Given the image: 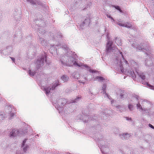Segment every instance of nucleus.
<instances>
[{"instance_id":"f257e3e1","label":"nucleus","mask_w":154,"mask_h":154,"mask_svg":"<svg viewBox=\"0 0 154 154\" xmlns=\"http://www.w3.org/2000/svg\"><path fill=\"white\" fill-rule=\"evenodd\" d=\"M62 48L67 51V52L63 55L60 59V62L62 65L69 66H71L73 65H76L79 67L82 66L83 64H79L75 61V58L72 57L73 54V52L70 50L67 45H63Z\"/></svg>"},{"instance_id":"f03ea898","label":"nucleus","mask_w":154,"mask_h":154,"mask_svg":"<svg viewBox=\"0 0 154 154\" xmlns=\"http://www.w3.org/2000/svg\"><path fill=\"white\" fill-rule=\"evenodd\" d=\"M119 53L122 59H120L118 57H116L114 61V68L116 71L123 73L124 71V68L128 67L129 65L128 61L124 59L122 52L119 51Z\"/></svg>"},{"instance_id":"7ed1b4c3","label":"nucleus","mask_w":154,"mask_h":154,"mask_svg":"<svg viewBox=\"0 0 154 154\" xmlns=\"http://www.w3.org/2000/svg\"><path fill=\"white\" fill-rule=\"evenodd\" d=\"M106 36L107 38L106 50V53L107 54H109L112 53H114L117 50V48H116V46H113V42L109 40L108 35L107 34Z\"/></svg>"},{"instance_id":"20e7f679","label":"nucleus","mask_w":154,"mask_h":154,"mask_svg":"<svg viewBox=\"0 0 154 154\" xmlns=\"http://www.w3.org/2000/svg\"><path fill=\"white\" fill-rule=\"evenodd\" d=\"M47 54L44 53L40 57H39L37 59L35 62L36 69H38L41 66H43L44 65V60L45 62H47Z\"/></svg>"},{"instance_id":"39448f33","label":"nucleus","mask_w":154,"mask_h":154,"mask_svg":"<svg viewBox=\"0 0 154 154\" xmlns=\"http://www.w3.org/2000/svg\"><path fill=\"white\" fill-rule=\"evenodd\" d=\"M128 75H129L134 80H135L136 78V73L139 77H140L142 80H144L145 79V76L144 74L143 73L138 72L137 69L136 70L135 72L133 70H129L128 71Z\"/></svg>"},{"instance_id":"423d86ee","label":"nucleus","mask_w":154,"mask_h":154,"mask_svg":"<svg viewBox=\"0 0 154 154\" xmlns=\"http://www.w3.org/2000/svg\"><path fill=\"white\" fill-rule=\"evenodd\" d=\"M37 19L34 22L36 23V24L39 26L41 27H43L46 24L45 22L44 19H42L43 17L42 16L40 13L36 14Z\"/></svg>"},{"instance_id":"0eeeda50","label":"nucleus","mask_w":154,"mask_h":154,"mask_svg":"<svg viewBox=\"0 0 154 154\" xmlns=\"http://www.w3.org/2000/svg\"><path fill=\"white\" fill-rule=\"evenodd\" d=\"M29 2L32 5H33V7L37 8L38 5V7H43L44 4L40 2L39 0H23Z\"/></svg>"},{"instance_id":"6e6552de","label":"nucleus","mask_w":154,"mask_h":154,"mask_svg":"<svg viewBox=\"0 0 154 154\" xmlns=\"http://www.w3.org/2000/svg\"><path fill=\"white\" fill-rule=\"evenodd\" d=\"M140 47L138 49L139 50H142L143 52H146L147 54L149 53L150 48H148V45L146 44L141 43L140 44Z\"/></svg>"},{"instance_id":"1a4fd4ad","label":"nucleus","mask_w":154,"mask_h":154,"mask_svg":"<svg viewBox=\"0 0 154 154\" xmlns=\"http://www.w3.org/2000/svg\"><path fill=\"white\" fill-rule=\"evenodd\" d=\"M13 50V48L11 46L7 47L5 49L2 51V56L6 55L9 54Z\"/></svg>"},{"instance_id":"9d476101","label":"nucleus","mask_w":154,"mask_h":154,"mask_svg":"<svg viewBox=\"0 0 154 154\" xmlns=\"http://www.w3.org/2000/svg\"><path fill=\"white\" fill-rule=\"evenodd\" d=\"M19 131H18L13 129L10 130V133L9 134V136L11 137H13L17 136H19Z\"/></svg>"},{"instance_id":"9b49d317","label":"nucleus","mask_w":154,"mask_h":154,"mask_svg":"<svg viewBox=\"0 0 154 154\" xmlns=\"http://www.w3.org/2000/svg\"><path fill=\"white\" fill-rule=\"evenodd\" d=\"M90 20L89 17H86L85 20L80 24V28L82 29L85 26H87L89 23Z\"/></svg>"},{"instance_id":"f8f14e48","label":"nucleus","mask_w":154,"mask_h":154,"mask_svg":"<svg viewBox=\"0 0 154 154\" xmlns=\"http://www.w3.org/2000/svg\"><path fill=\"white\" fill-rule=\"evenodd\" d=\"M5 112L8 114H10V119H12L13 117L14 116V113H11L12 110V108L10 106H6L5 107Z\"/></svg>"},{"instance_id":"ddd939ff","label":"nucleus","mask_w":154,"mask_h":154,"mask_svg":"<svg viewBox=\"0 0 154 154\" xmlns=\"http://www.w3.org/2000/svg\"><path fill=\"white\" fill-rule=\"evenodd\" d=\"M101 139V138L100 139L99 138H98V146L99 147L100 146L102 148H103L107 147V146L105 144V142Z\"/></svg>"},{"instance_id":"4468645a","label":"nucleus","mask_w":154,"mask_h":154,"mask_svg":"<svg viewBox=\"0 0 154 154\" xmlns=\"http://www.w3.org/2000/svg\"><path fill=\"white\" fill-rule=\"evenodd\" d=\"M131 135L128 133H123L120 135V136L123 140H125L129 139Z\"/></svg>"},{"instance_id":"2eb2a0df","label":"nucleus","mask_w":154,"mask_h":154,"mask_svg":"<svg viewBox=\"0 0 154 154\" xmlns=\"http://www.w3.org/2000/svg\"><path fill=\"white\" fill-rule=\"evenodd\" d=\"M66 103V102L64 99H60L57 102V104L60 107L64 106Z\"/></svg>"},{"instance_id":"dca6fc26","label":"nucleus","mask_w":154,"mask_h":154,"mask_svg":"<svg viewBox=\"0 0 154 154\" xmlns=\"http://www.w3.org/2000/svg\"><path fill=\"white\" fill-rule=\"evenodd\" d=\"M95 119H96V117L95 116H93L92 117V118H90L89 116L88 115L86 116H85V118H84L83 120L84 122H86L90 120H93Z\"/></svg>"},{"instance_id":"f3484780","label":"nucleus","mask_w":154,"mask_h":154,"mask_svg":"<svg viewBox=\"0 0 154 154\" xmlns=\"http://www.w3.org/2000/svg\"><path fill=\"white\" fill-rule=\"evenodd\" d=\"M145 65L149 67H151L153 65V62L152 60L151 59L146 60Z\"/></svg>"},{"instance_id":"a211bd4d","label":"nucleus","mask_w":154,"mask_h":154,"mask_svg":"<svg viewBox=\"0 0 154 154\" xmlns=\"http://www.w3.org/2000/svg\"><path fill=\"white\" fill-rule=\"evenodd\" d=\"M130 66L131 68H134L135 70L137 69L136 68L137 67V63L134 60H131L130 62Z\"/></svg>"},{"instance_id":"6ab92c4d","label":"nucleus","mask_w":154,"mask_h":154,"mask_svg":"<svg viewBox=\"0 0 154 154\" xmlns=\"http://www.w3.org/2000/svg\"><path fill=\"white\" fill-rule=\"evenodd\" d=\"M115 107L116 109H119V110L120 112H122L125 110V107L123 105L116 106Z\"/></svg>"},{"instance_id":"aec40b11","label":"nucleus","mask_w":154,"mask_h":154,"mask_svg":"<svg viewBox=\"0 0 154 154\" xmlns=\"http://www.w3.org/2000/svg\"><path fill=\"white\" fill-rule=\"evenodd\" d=\"M115 43L119 45H121L122 44L121 39L120 38L116 37L115 38Z\"/></svg>"},{"instance_id":"412c9836","label":"nucleus","mask_w":154,"mask_h":154,"mask_svg":"<svg viewBox=\"0 0 154 154\" xmlns=\"http://www.w3.org/2000/svg\"><path fill=\"white\" fill-rule=\"evenodd\" d=\"M39 41L43 46H47V43L45 41L43 38H39Z\"/></svg>"},{"instance_id":"4be33fe9","label":"nucleus","mask_w":154,"mask_h":154,"mask_svg":"<svg viewBox=\"0 0 154 154\" xmlns=\"http://www.w3.org/2000/svg\"><path fill=\"white\" fill-rule=\"evenodd\" d=\"M52 89V87H46L45 88H44V90L45 91V93L47 95L50 92L51 90Z\"/></svg>"},{"instance_id":"5701e85b","label":"nucleus","mask_w":154,"mask_h":154,"mask_svg":"<svg viewBox=\"0 0 154 154\" xmlns=\"http://www.w3.org/2000/svg\"><path fill=\"white\" fill-rule=\"evenodd\" d=\"M61 79L65 82L68 81L69 80V78L67 75H64L61 77Z\"/></svg>"},{"instance_id":"b1692460","label":"nucleus","mask_w":154,"mask_h":154,"mask_svg":"<svg viewBox=\"0 0 154 154\" xmlns=\"http://www.w3.org/2000/svg\"><path fill=\"white\" fill-rule=\"evenodd\" d=\"M151 136L149 134L145 135L144 138V140L148 143L149 140L151 138Z\"/></svg>"},{"instance_id":"393cba45","label":"nucleus","mask_w":154,"mask_h":154,"mask_svg":"<svg viewBox=\"0 0 154 154\" xmlns=\"http://www.w3.org/2000/svg\"><path fill=\"white\" fill-rule=\"evenodd\" d=\"M36 72L34 70H29V74L31 76H33L36 75Z\"/></svg>"},{"instance_id":"a878e982","label":"nucleus","mask_w":154,"mask_h":154,"mask_svg":"<svg viewBox=\"0 0 154 154\" xmlns=\"http://www.w3.org/2000/svg\"><path fill=\"white\" fill-rule=\"evenodd\" d=\"M107 87V85L106 84H104L102 87V90L103 91V94H106V91H105Z\"/></svg>"},{"instance_id":"bb28decb","label":"nucleus","mask_w":154,"mask_h":154,"mask_svg":"<svg viewBox=\"0 0 154 154\" xmlns=\"http://www.w3.org/2000/svg\"><path fill=\"white\" fill-rule=\"evenodd\" d=\"M112 7L113 8H115L116 9L119 10L121 13H123L122 11L121 10L119 6L112 5Z\"/></svg>"},{"instance_id":"cd10ccee","label":"nucleus","mask_w":154,"mask_h":154,"mask_svg":"<svg viewBox=\"0 0 154 154\" xmlns=\"http://www.w3.org/2000/svg\"><path fill=\"white\" fill-rule=\"evenodd\" d=\"M38 32L42 34H44L45 32V30L42 27H41L38 29Z\"/></svg>"},{"instance_id":"c85d7f7f","label":"nucleus","mask_w":154,"mask_h":154,"mask_svg":"<svg viewBox=\"0 0 154 154\" xmlns=\"http://www.w3.org/2000/svg\"><path fill=\"white\" fill-rule=\"evenodd\" d=\"M137 109H139V111H143V108L140 105L139 103H138L137 104Z\"/></svg>"},{"instance_id":"c756f323","label":"nucleus","mask_w":154,"mask_h":154,"mask_svg":"<svg viewBox=\"0 0 154 154\" xmlns=\"http://www.w3.org/2000/svg\"><path fill=\"white\" fill-rule=\"evenodd\" d=\"M132 26L131 24L128 22L126 23H124V26L123 27H125L127 28H130Z\"/></svg>"},{"instance_id":"7c9ffc66","label":"nucleus","mask_w":154,"mask_h":154,"mask_svg":"<svg viewBox=\"0 0 154 154\" xmlns=\"http://www.w3.org/2000/svg\"><path fill=\"white\" fill-rule=\"evenodd\" d=\"M59 82H57L54 83V84L52 86V90H54L55 88L59 85Z\"/></svg>"},{"instance_id":"2f4dec72","label":"nucleus","mask_w":154,"mask_h":154,"mask_svg":"<svg viewBox=\"0 0 154 154\" xmlns=\"http://www.w3.org/2000/svg\"><path fill=\"white\" fill-rule=\"evenodd\" d=\"M132 46L133 48H135L136 49H138L140 47V46L139 45L136 44L134 43L132 44Z\"/></svg>"},{"instance_id":"473e14b6","label":"nucleus","mask_w":154,"mask_h":154,"mask_svg":"<svg viewBox=\"0 0 154 154\" xmlns=\"http://www.w3.org/2000/svg\"><path fill=\"white\" fill-rule=\"evenodd\" d=\"M62 34L60 32H58L57 33V37L58 40H59V39H60V38H62Z\"/></svg>"},{"instance_id":"72a5a7b5","label":"nucleus","mask_w":154,"mask_h":154,"mask_svg":"<svg viewBox=\"0 0 154 154\" xmlns=\"http://www.w3.org/2000/svg\"><path fill=\"white\" fill-rule=\"evenodd\" d=\"M96 79L98 80L99 81L103 82V81L104 80V79L101 76H97L96 77Z\"/></svg>"},{"instance_id":"f704fd0d","label":"nucleus","mask_w":154,"mask_h":154,"mask_svg":"<svg viewBox=\"0 0 154 154\" xmlns=\"http://www.w3.org/2000/svg\"><path fill=\"white\" fill-rule=\"evenodd\" d=\"M81 100V97H78L72 101V103H77Z\"/></svg>"},{"instance_id":"c9c22d12","label":"nucleus","mask_w":154,"mask_h":154,"mask_svg":"<svg viewBox=\"0 0 154 154\" xmlns=\"http://www.w3.org/2000/svg\"><path fill=\"white\" fill-rule=\"evenodd\" d=\"M143 112L144 113L147 114L149 113V109L147 108H144L143 109Z\"/></svg>"},{"instance_id":"e433bc0d","label":"nucleus","mask_w":154,"mask_h":154,"mask_svg":"<svg viewBox=\"0 0 154 154\" xmlns=\"http://www.w3.org/2000/svg\"><path fill=\"white\" fill-rule=\"evenodd\" d=\"M5 114H2V113H0V120H3L5 118Z\"/></svg>"},{"instance_id":"4c0bfd02","label":"nucleus","mask_w":154,"mask_h":154,"mask_svg":"<svg viewBox=\"0 0 154 154\" xmlns=\"http://www.w3.org/2000/svg\"><path fill=\"white\" fill-rule=\"evenodd\" d=\"M28 146H26L25 147H23V152L24 153L26 152V151L27 150V149L28 148Z\"/></svg>"},{"instance_id":"58836bf2","label":"nucleus","mask_w":154,"mask_h":154,"mask_svg":"<svg viewBox=\"0 0 154 154\" xmlns=\"http://www.w3.org/2000/svg\"><path fill=\"white\" fill-rule=\"evenodd\" d=\"M16 154H24V153L22 150H18L17 151Z\"/></svg>"},{"instance_id":"ea45409f","label":"nucleus","mask_w":154,"mask_h":154,"mask_svg":"<svg viewBox=\"0 0 154 154\" xmlns=\"http://www.w3.org/2000/svg\"><path fill=\"white\" fill-rule=\"evenodd\" d=\"M128 108L129 110L131 111L133 110V106L131 104H129L128 106Z\"/></svg>"},{"instance_id":"a19ab883","label":"nucleus","mask_w":154,"mask_h":154,"mask_svg":"<svg viewBox=\"0 0 154 154\" xmlns=\"http://www.w3.org/2000/svg\"><path fill=\"white\" fill-rule=\"evenodd\" d=\"M124 118H125L127 120L131 121L132 119L131 117H124Z\"/></svg>"},{"instance_id":"79ce46f5","label":"nucleus","mask_w":154,"mask_h":154,"mask_svg":"<svg viewBox=\"0 0 154 154\" xmlns=\"http://www.w3.org/2000/svg\"><path fill=\"white\" fill-rule=\"evenodd\" d=\"M116 23L118 25H119L120 26L123 27L124 26V23H120L119 22H116Z\"/></svg>"},{"instance_id":"37998d69","label":"nucleus","mask_w":154,"mask_h":154,"mask_svg":"<svg viewBox=\"0 0 154 154\" xmlns=\"http://www.w3.org/2000/svg\"><path fill=\"white\" fill-rule=\"evenodd\" d=\"M60 43H57V44L55 43V44H50V46L51 47H53L55 46H59L60 45Z\"/></svg>"},{"instance_id":"c03bdc74","label":"nucleus","mask_w":154,"mask_h":154,"mask_svg":"<svg viewBox=\"0 0 154 154\" xmlns=\"http://www.w3.org/2000/svg\"><path fill=\"white\" fill-rule=\"evenodd\" d=\"M133 97L134 99H136V100H138V98L139 97L136 95H134L133 96Z\"/></svg>"},{"instance_id":"a18cd8bd","label":"nucleus","mask_w":154,"mask_h":154,"mask_svg":"<svg viewBox=\"0 0 154 154\" xmlns=\"http://www.w3.org/2000/svg\"><path fill=\"white\" fill-rule=\"evenodd\" d=\"M26 139H25L23 141V143H22V147H23L24 145H25V144L26 142Z\"/></svg>"},{"instance_id":"49530a36","label":"nucleus","mask_w":154,"mask_h":154,"mask_svg":"<svg viewBox=\"0 0 154 154\" xmlns=\"http://www.w3.org/2000/svg\"><path fill=\"white\" fill-rule=\"evenodd\" d=\"M120 98H125L126 97V96L124 94H121L120 95Z\"/></svg>"},{"instance_id":"de8ad7c7","label":"nucleus","mask_w":154,"mask_h":154,"mask_svg":"<svg viewBox=\"0 0 154 154\" xmlns=\"http://www.w3.org/2000/svg\"><path fill=\"white\" fill-rule=\"evenodd\" d=\"M148 85L151 89L154 90V86L150 84H148Z\"/></svg>"},{"instance_id":"09e8293b","label":"nucleus","mask_w":154,"mask_h":154,"mask_svg":"<svg viewBox=\"0 0 154 154\" xmlns=\"http://www.w3.org/2000/svg\"><path fill=\"white\" fill-rule=\"evenodd\" d=\"M89 71L90 72L92 73H94L95 72L94 70H92L91 69H89Z\"/></svg>"},{"instance_id":"8fccbe9b","label":"nucleus","mask_w":154,"mask_h":154,"mask_svg":"<svg viewBox=\"0 0 154 154\" xmlns=\"http://www.w3.org/2000/svg\"><path fill=\"white\" fill-rule=\"evenodd\" d=\"M149 127H150L151 128L154 129V127L151 124H149Z\"/></svg>"},{"instance_id":"3c124183","label":"nucleus","mask_w":154,"mask_h":154,"mask_svg":"<svg viewBox=\"0 0 154 154\" xmlns=\"http://www.w3.org/2000/svg\"><path fill=\"white\" fill-rule=\"evenodd\" d=\"M10 58L11 59V60H12L14 62H15V59L14 58V57H10Z\"/></svg>"},{"instance_id":"603ef678","label":"nucleus","mask_w":154,"mask_h":154,"mask_svg":"<svg viewBox=\"0 0 154 154\" xmlns=\"http://www.w3.org/2000/svg\"><path fill=\"white\" fill-rule=\"evenodd\" d=\"M100 149H101V152H102V154H106L104 153V152L102 150V149H101V148H100Z\"/></svg>"},{"instance_id":"864d4df0","label":"nucleus","mask_w":154,"mask_h":154,"mask_svg":"<svg viewBox=\"0 0 154 154\" xmlns=\"http://www.w3.org/2000/svg\"><path fill=\"white\" fill-rule=\"evenodd\" d=\"M111 20H112L113 21H115L114 19L111 16L110 18Z\"/></svg>"},{"instance_id":"5fc2aeb1","label":"nucleus","mask_w":154,"mask_h":154,"mask_svg":"<svg viewBox=\"0 0 154 154\" xmlns=\"http://www.w3.org/2000/svg\"><path fill=\"white\" fill-rule=\"evenodd\" d=\"M111 20H112L113 21H115L114 19L111 16L110 18Z\"/></svg>"},{"instance_id":"6e6d98bb","label":"nucleus","mask_w":154,"mask_h":154,"mask_svg":"<svg viewBox=\"0 0 154 154\" xmlns=\"http://www.w3.org/2000/svg\"><path fill=\"white\" fill-rule=\"evenodd\" d=\"M107 17H109V18H110V17H111V16L110 15L107 14Z\"/></svg>"},{"instance_id":"4d7b16f0","label":"nucleus","mask_w":154,"mask_h":154,"mask_svg":"<svg viewBox=\"0 0 154 154\" xmlns=\"http://www.w3.org/2000/svg\"><path fill=\"white\" fill-rule=\"evenodd\" d=\"M69 89H67L66 90V92L68 93V92H69Z\"/></svg>"},{"instance_id":"13d9d810","label":"nucleus","mask_w":154,"mask_h":154,"mask_svg":"<svg viewBox=\"0 0 154 154\" xmlns=\"http://www.w3.org/2000/svg\"><path fill=\"white\" fill-rule=\"evenodd\" d=\"M143 102H149L148 101H147L146 100H143Z\"/></svg>"},{"instance_id":"bf43d9fd","label":"nucleus","mask_w":154,"mask_h":154,"mask_svg":"<svg viewBox=\"0 0 154 154\" xmlns=\"http://www.w3.org/2000/svg\"><path fill=\"white\" fill-rule=\"evenodd\" d=\"M84 66L85 67H88V66L86 65H84Z\"/></svg>"},{"instance_id":"052dcab7","label":"nucleus","mask_w":154,"mask_h":154,"mask_svg":"<svg viewBox=\"0 0 154 154\" xmlns=\"http://www.w3.org/2000/svg\"><path fill=\"white\" fill-rule=\"evenodd\" d=\"M82 83H83V84H85V82H82Z\"/></svg>"},{"instance_id":"680f3d73","label":"nucleus","mask_w":154,"mask_h":154,"mask_svg":"<svg viewBox=\"0 0 154 154\" xmlns=\"http://www.w3.org/2000/svg\"><path fill=\"white\" fill-rule=\"evenodd\" d=\"M67 154H70V153H68Z\"/></svg>"},{"instance_id":"e2e57ef3","label":"nucleus","mask_w":154,"mask_h":154,"mask_svg":"<svg viewBox=\"0 0 154 154\" xmlns=\"http://www.w3.org/2000/svg\"><path fill=\"white\" fill-rule=\"evenodd\" d=\"M99 126H100L99 125V126H98V128H99Z\"/></svg>"}]
</instances>
